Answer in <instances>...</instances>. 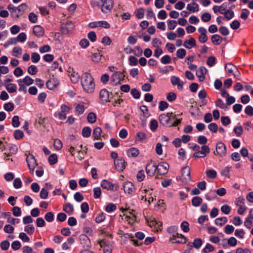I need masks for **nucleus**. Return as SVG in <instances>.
Here are the masks:
<instances>
[{
  "instance_id": "69168bd1",
  "label": "nucleus",
  "mask_w": 253,
  "mask_h": 253,
  "mask_svg": "<svg viewBox=\"0 0 253 253\" xmlns=\"http://www.w3.org/2000/svg\"><path fill=\"white\" fill-rule=\"evenodd\" d=\"M189 225L188 222L186 221H184L181 223L180 227L183 232H188L189 231Z\"/></svg>"
},
{
  "instance_id": "412c9836",
  "label": "nucleus",
  "mask_w": 253,
  "mask_h": 253,
  "mask_svg": "<svg viewBox=\"0 0 253 253\" xmlns=\"http://www.w3.org/2000/svg\"><path fill=\"white\" fill-rule=\"evenodd\" d=\"M196 45V40L192 37H191L188 40L185 41L184 42V46L188 49H190Z\"/></svg>"
},
{
  "instance_id": "603ef678",
  "label": "nucleus",
  "mask_w": 253,
  "mask_h": 253,
  "mask_svg": "<svg viewBox=\"0 0 253 253\" xmlns=\"http://www.w3.org/2000/svg\"><path fill=\"white\" fill-rule=\"evenodd\" d=\"M186 55V50L184 48L178 49L176 51V56L178 58L182 59Z\"/></svg>"
},
{
  "instance_id": "680f3d73",
  "label": "nucleus",
  "mask_w": 253,
  "mask_h": 253,
  "mask_svg": "<svg viewBox=\"0 0 253 253\" xmlns=\"http://www.w3.org/2000/svg\"><path fill=\"white\" fill-rule=\"evenodd\" d=\"M176 95L173 92H170L167 95V99L169 102H172L176 99Z\"/></svg>"
},
{
  "instance_id": "49530a36",
  "label": "nucleus",
  "mask_w": 253,
  "mask_h": 253,
  "mask_svg": "<svg viewBox=\"0 0 253 253\" xmlns=\"http://www.w3.org/2000/svg\"><path fill=\"white\" fill-rule=\"evenodd\" d=\"M101 57L102 55L100 53H94L92 55L91 59L94 62L98 63L100 61Z\"/></svg>"
},
{
  "instance_id": "2f4dec72",
  "label": "nucleus",
  "mask_w": 253,
  "mask_h": 253,
  "mask_svg": "<svg viewBox=\"0 0 253 253\" xmlns=\"http://www.w3.org/2000/svg\"><path fill=\"white\" fill-rule=\"evenodd\" d=\"M33 83L34 80L28 76H26L24 78L22 79V83L27 86L31 85Z\"/></svg>"
},
{
  "instance_id": "c85d7f7f",
  "label": "nucleus",
  "mask_w": 253,
  "mask_h": 253,
  "mask_svg": "<svg viewBox=\"0 0 253 253\" xmlns=\"http://www.w3.org/2000/svg\"><path fill=\"white\" fill-rule=\"evenodd\" d=\"M47 87L49 89H53L55 88L57 84L54 79H50L46 83Z\"/></svg>"
},
{
  "instance_id": "09e8293b",
  "label": "nucleus",
  "mask_w": 253,
  "mask_h": 253,
  "mask_svg": "<svg viewBox=\"0 0 253 253\" xmlns=\"http://www.w3.org/2000/svg\"><path fill=\"white\" fill-rule=\"evenodd\" d=\"M27 71L29 74L35 75L38 72V69L35 65H32L28 67Z\"/></svg>"
},
{
  "instance_id": "37998d69",
  "label": "nucleus",
  "mask_w": 253,
  "mask_h": 253,
  "mask_svg": "<svg viewBox=\"0 0 253 253\" xmlns=\"http://www.w3.org/2000/svg\"><path fill=\"white\" fill-rule=\"evenodd\" d=\"M253 219L251 218L250 217L247 216V217L245 218V220L244 221V226L250 229L253 226Z\"/></svg>"
},
{
  "instance_id": "c9c22d12",
  "label": "nucleus",
  "mask_w": 253,
  "mask_h": 253,
  "mask_svg": "<svg viewBox=\"0 0 253 253\" xmlns=\"http://www.w3.org/2000/svg\"><path fill=\"white\" fill-rule=\"evenodd\" d=\"M227 221V219L226 217H223L220 218H217L215 220V223L217 225L222 226L225 224Z\"/></svg>"
},
{
  "instance_id": "f8f14e48",
  "label": "nucleus",
  "mask_w": 253,
  "mask_h": 253,
  "mask_svg": "<svg viewBox=\"0 0 253 253\" xmlns=\"http://www.w3.org/2000/svg\"><path fill=\"white\" fill-rule=\"evenodd\" d=\"M157 171L160 175L166 174L169 169V165L167 163L161 162L156 165Z\"/></svg>"
},
{
  "instance_id": "a211bd4d",
  "label": "nucleus",
  "mask_w": 253,
  "mask_h": 253,
  "mask_svg": "<svg viewBox=\"0 0 253 253\" xmlns=\"http://www.w3.org/2000/svg\"><path fill=\"white\" fill-rule=\"evenodd\" d=\"M116 169L119 171H123L125 168V160L123 158L114 160Z\"/></svg>"
},
{
  "instance_id": "f704fd0d",
  "label": "nucleus",
  "mask_w": 253,
  "mask_h": 253,
  "mask_svg": "<svg viewBox=\"0 0 253 253\" xmlns=\"http://www.w3.org/2000/svg\"><path fill=\"white\" fill-rule=\"evenodd\" d=\"M87 120L88 123L93 124L96 121V115L93 112L89 113L87 117Z\"/></svg>"
},
{
  "instance_id": "7ed1b4c3",
  "label": "nucleus",
  "mask_w": 253,
  "mask_h": 253,
  "mask_svg": "<svg viewBox=\"0 0 253 253\" xmlns=\"http://www.w3.org/2000/svg\"><path fill=\"white\" fill-rule=\"evenodd\" d=\"M125 73V71L123 70V72H115L111 78V81L114 84L117 85L120 84L121 81H123L125 78V75L124 73Z\"/></svg>"
},
{
  "instance_id": "6e6d98bb",
  "label": "nucleus",
  "mask_w": 253,
  "mask_h": 253,
  "mask_svg": "<svg viewBox=\"0 0 253 253\" xmlns=\"http://www.w3.org/2000/svg\"><path fill=\"white\" fill-rule=\"evenodd\" d=\"M93 196L95 199L99 198L101 195V190L100 187H95L93 188Z\"/></svg>"
},
{
  "instance_id": "e433bc0d",
  "label": "nucleus",
  "mask_w": 253,
  "mask_h": 253,
  "mask_svg": "<svg viewBox=\"0 0 253 253\" xmlns=\"http://www.w3.org/2000/svg\"><path fill=\"white\" fill-rule=\"evenodd\" d=\"M22 49L21 47H14L12 50V55L15 57H18L22 54Z\"/></svg>"
},
{
  "instance_id": "20e7f679",
  "label": "nucleus",
  "mask_w": 253,
  "mask_h": 253,
  "mask_svg": "<svg viewBox=\"0 0 253 253\" xmlns=\"http://www.w3.org/2000/svg\"><path fill=\"white\" fill-rule=\"evenodd\" d=\"M210 152V149L209 146L207 145H203L201 147V150H199L197 152H195L193 154V157L195 158H205Z\"/></svg>"
},
{
  "instance_id": "b1692460",
  "label": "nucleus",
  "mask_w": 253,
  "mask_h": 253,
  "mask_svg": "<svg viewBox=\"0 0 253 253\" xmlns=\"http://www.w3.org/2000/svg\"><path fill=\"white\" fill-rule=\"evenodd\" d=\"M4 85L9 93H14L17 90V86L15 84H4Z\"/></svg>"
},
{
  "instance_id": "0eeeda50",
  "label": "nucleus",
  "mask_w": 253,
  "mask_h": 253,
  "mask_svg": "<svg viewBox=\"0 0 253 253\" xmlns=\"http://www.w3.org/2000/svg\"><path fill=\"white\" fill-rule=\"evenodd\" d=\"M26 161L30 172L33 174L35 167L37 166L36 160L33 155L27 156Z\"/></svg>"
},
{
  "instance_id": "ea45409f",
  "label": "nucleus",
  "mask_w": 253,
  "mask_h": 253,
  "mask_svg": "<svg viewBox=\"0 0 253 253\" xmlns=\"http://www.w3.org/2000/svg\"><path fill=\"white\" fill-rule=\"evenodd\" d=\"M71 82L74 83H77L79 80V75L77 73L75 72L72 73L70 75Z\"/></svg>"
},
{
  "instance_id": "052dcab7",
  "label": "nucleus",
  "mask_w": 253,
  "mask_h": 253,
  "mask_svg": "<svg viewBox=\"0 0 253 253\" xmlns=\"http://www.w3.org/2000/svg\"><path fill=\"white\" fill-rule=\"evenodd\" d=\"M214 250V248L211 245L207 244L206 247L203 249V252L204 253H209L213 252Z\"/></svg>"
},
{
  "instance_id": "9b49d317",
  "label": "nucleus",
  "mask_w": 253,
  "mask_h": 253,
  "mask_svg": "<svg viewBox=\"0 0 253 253\" xmlns=\"http://www.w3.org/2000/svg\"><path fill=\"white\" fill-rule=\"evenodd\" d=\"M70 108L65 104L61 106V111L56 113L60 120H65L66 118L67 113L70 111Z\"/></svg>"
},
{
  "instance_id": "79ce46f5",
  "label": "nucleus",
  "mask_w": 253,
  "mask_h": 253,
  "mask_svg": "<svg viewBox=\"0 0 253 253\" xmlns=\"http://www.w3.org/2000/svg\"><path fill=\"white\" fill-rule=\"evenodd\" d=\"M91 128L88 126L84 127L82 130V135L84 137H88L90 135Z\"/></svg>"
},
{
  "instance_id": "39448f33",
  "label": "nucleus",
  "mask_w": 253,
  "mask_h": 253,
  "mask_svg": "<svg viewBox=\"0 0 253 253\" xmlns=\"http://www.w3.org/2000/svg\"><path fill=\"white\" fill-rule=\"evenodd\" d=\"M172 115V112L168 113L167 114H161L159 117V120L161 124L164 126H169L170 123L171 115Z\"/></svg>"
},
{
  "instance_id": "473e14b6",
  "label": "nucleus",
  "mask_w": 253,
  "mask_h": 253,
  "mask_svg": "<svg viewBox=\"0 0 253 253\" xmlns=\"http://www.w3.org/2000/svg\"><path fill=\"white\" fill-rule=\"evenodd\" d=\"M63 210L66 213H71L74 211V208L71 204L67 203L64 206Z\"/></svg>"
},
{
  "instance_id": "f257e3e1",
  "label": "nucleus",
  "mask_w": 253,
  "mask_h": 253,
  "mask_svg": "<svg viewBox=\"0 0 253 253\" xmlns=\"http://www.w3.org/2000/svg\"><path fill=\"white\" fill-rule=\"evenodd\" d=\"M81 82L84 90L87 93L93 92L95 83L92 76L88 73H83L81 77Z\"/></svg>"
},
{
  "instance_id": "5fc2aeb1",
  "label": "nucleus",
  "mask_w": 253,
  "mask_h": 253,
  "mask_svg": "<svg viewBox=\"0 0 253 253\" xmlns=\"http://www.w3.org/2000/svg\"><path fill=\"white\" fill-rule=\"evenodd\" d=\"M234 131L237 136H240L243 132V128L242 126H237L234 128Z\"/></svg>"
},
{
  "instance_id": "ddd939ff",
  "label": "nucleus",
  "mask_w": 253,
  "mask_h": 253,
  "mask_svg": "<svg viewBox=\"0 0 253 253\" xmlns=\"http://www.w3.org/2000/svg\"><path fill=\"white\" fill-rule=\"evenodd\" d=\"M216 153L217 155L222 157L226 155V148L224 143L221 142H218L216 145Z\"/></svg>"
},
{
  "instance_id": "13d9d810",
  "label": "nucleus",
  "mask_w": 253,
  "mask_h": 253,
  "mask_svg": "<svg viewBox=\"0 0 253 253\" xmlns=\"http://www.w3.org/2000/svg\"><path fill=\"white\" fill-rule=\"evenodd\" d=\"M3 108L6 111L10 112L14 110V106L12 103L8 102L4 105Z\"/></svg>"
},
{
  "instance_id": "cd10ccee",
  "label": "nucleus",
  "mask_w": 253,
  "mask_h": 253,
  "mask_svg": "<svg viewBox=\"0 0 253 253\" xmlns=\"http://www.w3.org/2000/svg\"><path fill=\"white\" fill-rule=\"evenodd\" d=\"M139 154V151L135 148H131L127 151L128 157H136Z\"/></svg>"
},
{
  "instance_id": "f03ea898",
  "label": "nucleus",
  "mask_w": 253,
  "mask_h": 253,
  "mask_svg": "<svg viewBox=\"0 0 253 253\" xmlns=\"http://www.w3.org/2000/svg\"><path fill=\"white\" fill-rule=\"evenodd\" d=\"M169 240L172 243L178 244H185L187 241L186 237L178 233H176L175 234L172 235V236L169 238Z\"/></svg>"
},
{
  "instance_id": "72a5a7b5",
  "label": "nucleus",
  "mask_w": 253,
  "mask_h": 253,
  "mask_svg": "<svg viewBox=\"0 0 253 253\" xmlns=\"http://www.w3.org/2000/svg\"><path fill=\"white\" fill-rule=\"evenodd\" d=\"M223 14L224 15L225 18L227 20L232 19L234 16V11L228 9L224 11Z\"/></svg>"
},
{
  "instance_id": "3c124183",
  "label": "nucleus",
  "mask_w": 253,
  "mask_h": 253,
  "mask_svg": "<svg viewBox=\"0 0 253 253\" xmlns=\"http://www.w3.org/2000/svg\"><path fill=\"white\" fill-rule=\"evenodd\" d=\"M24 231L29 235H32L34 233L35 228L32 225H28L24 227Z\"/></svg>"
},
{
  "instance_id": "4d7b16f0",
  "label": "nucleus",
  "mask_w": 253,
  "mask_h": 253,
  "mask_svg": "<svg viewBox=\"0 0 253 253\" xmlns=\"http://www.w3.org/2000/svg\"><path fill=\"white\" fill-rule=\"evenodd\" d=\"M28 18L29 21L33 23H36L38 21V17L34 12H31L29 14Z\"/></svg>"
},
{
  "instance_id": "dca6fc26",
  "label": "nucleus",
  "mask_w": 253,
  "mask_h": 253,
  "mask_svg": "<svg viewBox=\"0 0 253 253\" xmlns=\"http://www.w3.org/2000/svg\"><path fill=\"white\" fill-rule=\"evenodd\" d=\"M123 187L124 192L126 194H131L134 191V186L131 182L127 181L125 182Z\"/></svg>"
},
{
  "instance_id": "7c9ffc66",
  "label": "nucleus",
  "mask_w": 253,
  "mask_h": 253,
  "mask_svg": "<svg viewBox=\"0 0 253 253\" xmlns=\"http://www.w3.org/2000/svg\"><path fill=\"white\" fill-rule=\"evenodd\" d=\"M46 120V118H42V117H40L39 119L36 120L35 124L36 126L38 125V127H39V126H42L44 128L45 127V121Z\"/></svg>"
},
{
  "instance_id": "5701e85b",
  "label": "nucleus",
  "mask_w": 253,
  "mask_h": 253,
  "mask_svg": "<svg viewBox=\"0 0 253 253\" xmlns=\"http://www.w3.org/2000/svg\"><path fill=\"white\" fill-rule=\"evenodd\" d=\"M186 8L190 12L194 13L199 10V5L197 3L193 2L188 4Z\"/></svg>"
},
{
  "instance_id": "aec40b11",
  "label": "nucleus",
  "mask_w": 253,
  "mask_h": 253,
  "mask_svg": "<svg viewBox=\"0 0 253 253\" xmlns=\"http://www.w3.org/2000/svg\"><path fill=\"white\" fill-rule=\"evenodd\" d=\"M33 33L38 37H42L44 34L43 29L39 25L35 26L33 29Z\"/></svg>"
},
{
  "instance_id": "a18cd8bd",
  "label": "nucleus",
  "mask_w": 253,
  "mask_h": 253,
  "mask_svg": "<svg viewBox=\"0 0 253 253\" xmlns=\"http://www.w3.org/2000/svg\"><path fill=\"white\" fill-rule=\"evenodd\" d=\"M134 13L138 19H142L144 17V10L143 8H139L135 11Z\"/></svg>"
},
{
  "instance_id": "4be33fe9",
  "label": "nucleus",
  "mask_w": 253,
  "mask_h": 253,
  "mask_svg": "<svg viewBox=\"0 0 253 253\" xmlns=\"http://www.w3.org/2000/svg\"><path fill=\"white\" fill-rule=\"evenodd\" d=\"M222 40V38L217 34L213 35L211 37V41L212 43L216 45H219L221 43Z\"/></svg>"
},
{
  "instance_id": "338daca9",
  "label": "nucleus",
  "mask_w": 253,
  "mask_h": 253,
  "mask_svg": "<svg viewBox=\"0 0 253 253\" xmlns=\"http://www.w3.org/2000/svg\"><path fill=\"white\" fill-rule=\"evenodd\" d=\"M31 60L33 63L38 62L40 60V55L36 52L32 53L31 54Z\"/></svg>"
},
{
  "instance_id": "0e129e2a",
  "label": "nucleus",
  "mask_w": 253,
  "mask_h": 253,
  "mask_svg": "<svg viewBox=\"0 0 253 253\" xmlns=\"http://www.w3.org/2000/svg\"><path fill=\"white\" fill-rule=\"evenodd\" d=\"M44 218L47 222H52L54 220V214L52 212H48L45 214Z\"/></svg>"
},
{
  "instance_id": "8fccbe9b",
  "label": "nucleus",
  "mask_w": 253,
  "mask_h": 253,
  "mask_svg": "<svg viewBox=\"0 0 253 253\" xmlns=\"http://www.w3.org/2000/svg\"><path fill=\"white\" fill-rule=\"evenodd\" d=\"M202 243L201 239L198 238L194 240L193 242V246L195 248L198 249L201 247Z\"/></svg>"
},
{
  "instance_id": "2eb2a0df",
  "label": "nucleus",
  "mask_w": 253,
  "mask_h": 253,
  "mask_svg": "<svg viewBox=\"0 0 253 253\" xmlns=\"http://www.w3.org/2000/svg\"><path fill=\"white\" fill-rule=\"evenodd\" d=\"M103 4L102 6V11L103 12L107 13L110 11L113 7L112 0H101Z\"/></svg>"
},
{
  "instance_id": "f3484780",
  "label": "nucleus",
  "mask_w": 253,
  "mask_h": 253,
  "mask_svg": "<svg viewBox=\"0 0 253 253\" xmlns=\"http://www.w3.org/2000/svg\"><path fill=\"white\" fill-rule=\"evenodd\" d=\"M99 98L103 103L109 101V93L106 89H102L99 93Z\"/></svg>"
},
{
  "instance_id": "4468645a",
  "label": "nucleus",
  "mask_w": 253,
  "mask_h": 253,
  "mask_svg": "<svg viewBox=\"0 0 253 253\" xmlns=\"http://www.w3.org/2000/svg\"><path fill=\"white\" fill-rule=\"evenodd\" d=\"M198 30L200 34L198 38L199 42L202 43L206 42L208 40L207 30L204 27H200Z\"/></svg>"
},
{
  "instance_id": "393cba45",
  "label": "nucleus",
  "mask_w": 253,
  "mask_h": 253,
  "mask_svg": "<svg viewBox=\"0 0 253 253\" xmlns=\"http://www.w3.org/2000/svg\"><path fill=\"white\" fill-rule=\"evenodd\" d=\"M202 198L199 196L193 197L191 201L192 205L194 207L199 206L202 203Z\"/></svg>"
},
{
  "instance_id": "6ab92c4d",
  "label": "nucleus",
  "mask_w": 253,
  "mask_h": 253,
  "mask_svg": "<svg viewBox=\"0 0 253 253\" xmlns=\"http://www.w3.org/2000/svg\"><path fill=\"white\" fill-rule=\"evenodd\" d=\"M171 82L173 85H177L178 89H182L183 88V83L180 81L178 77L176 76H172L171 77Z\"/></svg>"
},
{
  "instance_id": "bf43d9fd",
  "label": "nucleus",
  "mask_w": 253,
  "mask_h": 253,
  "mask_svg": "<svg viewBox=\"0 0 253 253\" xmlns=\"http://www.w3.org/2000/svg\"><path fill=\"white\" fill-rule=\"evenodd\" d=\"M19 238L24 242H29L30 238L24 232H21L19 235Z\"/></svg>"
},
{
  "instance_id": "423d86ee",
  "label": "nucleus",
  "mask_w": 253,
  "mask_h": 253,
  "mask_svg": "<svg viewBox=\"0 0 253 253\" xmlns=\"http://www.w3.org/2000/svg\"><path fill=\"white\" fill-rule=\"evenodd\" d=\"M74 23L69 21L61 25V32L63 34L66 35L72 32L74 28Z\"/></svg>"
},
{
  "instance_id": "bb28decb",
  "label": "nucleus",
  "mask_w": 253,
  "mask_h": 253,
  "mask_svg": "<svg viewBox=\"0 0 253 253\" xmlns=\"http://www.w3.org/2000/svg\"><path fill=\"white\" fill-rule=\"evenodd\" d=\"M101 133L102 130L100 127H96V128H95L93 130L92 134L94 139H100Z\"/></svg>"
},
{
  "instance_id": "a19ab883",
  "label": "nucleus",
  "mask_w": 253,
  "mask_h": 253,
  "mask_svg": "<svg viewBox=\"0 0 253 253\" xmlns=\"http://www.w3.org/2000/svg\"><path fill=\"white\" fill-rule=\"evenodd\" d=\"M14 137L16 140L21 139L24 137V133L22 130L17 129L14 132Z\"/></svg>"
},
{
  "instance_id": "a878e982",
  "label": "nucleus",
  "mask_w": 253,
  "mask_h": 253,
  "mask_svg": "<svg viewBox=\"0 0 253 253\" xmlns=\"http://www.w3.org/2000/svg\"><path fill=\"white\" fill-rule=\"evenodd\" d=\"M225 69L226 73L228 74H232L234 70H237L236 67L231 63L226 64Z\"/></svg>"
},
{
  "instance_id": "4c0bfd02",
  "label": "nucleus",
  "mask_w": 253,
  "mask_h": 253,
  "mask_svg": "<svg viewBox=\"0 0 253 253\" xmlns=\"http://www.w3.org/2000/svg\"><path fill=\"white\" fill-rule=\"evenodd\" d=\"M211 18V14L209 12H204L201 15V20L204 22H209Z\"/></svg>"
},
{
  "instance_id": "774afa93",
  "label": "nucleus",
  "mask_w": 253,
  "mask_h": 253,
  "mask_svg": "<svg viewBox=\"0 0 253 253\" xmlns=\"http://www.w3.org/2000/svg\"><path fill=\"white\" fill-rule=\"evenodd\" d=\"M23 253H36L33 251L32 248L28 246H24L22 249Z\"/></svg>"
},
{
  "instance_id": "e2e57ef3",
  "label": "nucleus",
  "mask_w": 253,
  "mask_h": 253,
  "mask_svg": "<svg viewBox=\"0 0 253 253\" xmlns=\"http://www.w3.org/2000/svg\"><path fill=\"white\" fill-rule=\"evenodd\" d=\"M208 128L212 132L216 133L218 130V126L215 123H212L208 125Z\"/></svg>"
},
{
  "instance_id": "58836bf2",
  "label": "nucleus",
  "mask_w": 253,
  "mask_h": 253,
  "mask_svg": "<svg viewBox=\"0 0 253 253\" xmlns=\"http://www.w3.org/2000/svg\"><path fill=\"white\" fill-rule=\"evenodd\" d=\"M8 9L11 11V15L14 18H18L19 14H16L14 15V13H16L17 9L13 5L10 4L8 5L7 7Z\"/></svg>"
},
{
  "instance_id": "de8ad7c7",
  "label": "nucleus",
  "mask_w": 253,
  "mask_h": 253,
  "mask_svg": "<svg viewBox=\"0 0 253 253\" xmlns=\"http://www.w3.org/2000/svg\"><path fill=\"white\" fill-rule=\"evenodd\" d=\"M206 175L210 178H214L217 176V173L214 169H209L206 171Z\"/></svg>"
},
{
  "instance_id": "c756f323",
  "label": "nucleus",
  "mask_w": 253,
  "mask_h": 253,
  "mask_svg": "<svg viewBox=\"0 0 253 253\" xmlns=\"http://www.w3.org/2000/svg\"><path fill=\"white\" fill-rule=\"evenodd\" d=\"M16 9L20 15H21L26 11L28 9V6L26 3H23L16 7Z\"/></svg>"
},
{
  "instance_id": "864d4df0",
  "label": "nucleus",
  "mask_w": 253,
  "mask_h": 253,
  "mask_svg": "<svg viewBox=\"0 0 253 253\" xmlns=\"http://www.w3.org/2000/svg\"><path fill=\"white\" fill-rule=\"evenodd\" d=\"M48 161L51 165H54L57 162V156L56 154H53L48 158Z\"/></svg>"
},
{
  "instance_id": "9d476101",
  "label": "nucleus",
  "mask_w": 253,
  "mask_h": 253,
  "mask_svg": "<svg viewBox=\"0 0 253 253\" xmlns=\"http://www.w3.org/2000/svg\"><path fill=\"white\" fill-rule=\"evenodd\" d=\"M182 180L186 183H188L191 180L190 169L189 167L186 166L182 169Z\"/></svg>"
},
{
  "instance_id": "c03bdc74",
  "label": "nucleus",
  "mask_w": 253,
  "mask_h": 253,
  "mask_svg": "<svg viewBox=\"0 0 253 253\" xmlns=\"http://www.w3.org/2000/svg\"><path fill=\"white\" fill-rule=\"evenodd\" d=\"M76 111L78 115L83 114L84 111L85 107L82 104H78L75 107Z\"/></svg>"
},
{
  "instance_id": "6e6552de",
  "label": "nucleus",
  "mask_w": 253,
  "mask_h": 253,
  "mask_svg": "<svg viewBox=\"0 0 253 253\" xmlns=\"http://www.w3.org/2000/svg\"><path fill=\"white\" fill-rule=\"evenodd\" d=\"M157 171V167L155 163L151 160L146 166V171L150 176H153Z\"/></svg>"
},
{
  "instance_id": "1a4fd4ad",
  "label": "nucleus",
  "mask_w": 253,
  "mask_h": 253,
  "mask_svg": "<svg viewBox=\"0 0 253 253\" xmlns=\"http://www.w3.org/2000/svg\"><path fill=\"white\" fill-rule=\"evenodd\" d=\"M101 186L102 188L107 189L108 190H117L119 188V186L117 184H113L111 182L104 179L101 182Z\"/></svg>"
}]
</instances>
